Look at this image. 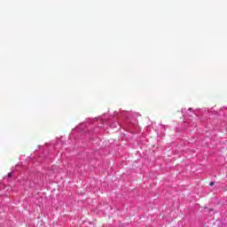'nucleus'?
Listing matches in <instances>:
<instances>
[{"instance_id": "obj_1", "label": "nucleus", "mask_w": 227, "mask_h": 227, "mask_svg": "<svg viewBox=\"0 0 227 227\" xmlns=\"http://www.w3.org/2000/svg\"><path fill=\"white\" fill-rule=\"evenodd\" d=\"M12 175H13V173L10 172V173L8 174V177H9V178H12Z\"/></svg>"}, {"instance_id": "obj_2", "label": "nucleus", "mask_w": 227, "mask_h": 227, "mask_svg": "<svg viewBox=\"0 0 227 227\" xmlns=\"http://www.w3.org/2000/svg\"><path fill=\"white\" fill-rule=\"evenodd\" d=\"M209 185H215V183L214 182H211L210 184H209Z\"/></svg>"}]
</instances>
